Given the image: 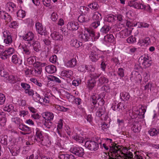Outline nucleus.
<instances>
[{
  "label": "nucleus",
  "instance_id": "f257e3e1",
  "mask_svg": "<svg viewBox=\"0 0 159 159\" xmlns=\"http://www.w3.org/2000/svg\"><path fill=\"white\" fill-rule=\"evenodd\" d=\"M111 145L110 147L109 152L111 154L112 157L109 156L108 159H125V157H123L118 153V152H122L121 151L122 147L115 143L111 144Z\"/></svg>",
  "mask_w": 159,
  "mask_h": 159
},
{
  "label": "nucleus",
  "instance_id": "f03ea898",
  "mask_svg": "<svg viewBox=\"0 0 159 159\" xmlns=\"http://www.w3.org/2000/svg\"><path fill=\"white\" fill-rule=\"evenodd\" d=\"M100 74L96 73H91L90 74V80H88L87 87L90 89H92L96 83L95 79L100 76Z\"/></svg>",
  "mask_w": 159,
  "mask_h": 159
},
{
  "label": "nucleus",
  "instance_id": "7ed1b4c3",
  "mask_svg": "<svg viewBox=\"0 0 159 159\" xmlns=\"http://www.w3.org/2000/svg\"><path fill=\"white\" fill-rule=\"evenodd\" d=\"M85 147L91 151H95L99 148V145L98 143L93 141H88L85 143Z\"/></svg>",
  "mask_w": 159,
  "mask_h": 159
},
{
  "label": "nucleus",
  "instance_id": "20e7f679",
  "mask_svg": "<svg viewBox=\"0 0 159 159\" xmlns=\"http://www.w3.org/2000/svg\"><path fill=\"white\" fill-rule=\"evenodd\" d=\"M70 151L73 154L80 157H83L84 153L83 148L76 147L71 148Z\"/></svg>",
  "mask_w": 159,
  "mask_h": 159
},
{
  "label": "nucleus",
  "instance_id": "39448f33",
  "mask_svg": "<svg viewBox=\"0 0 159 159\" xmlns=\"http://www.w3.org/2000/svg\"><path fill=\"white\" fill-rule=\"evenodd\" d=\"M126 107V106L122 103L120 102L117 104L116 102H114L112 104L111 108L114 111L121 112L122 110L125 109Z\"/></svg>",
  "mask_w": 159,
  "mask_h": 159
},
{
  "label": "nucleus",
  "instance_id": "423d86ee",
  "mask_svg": "<svg viewBox=\"0 0 159 159\" xmlns=\"http://www.w3.org/2000/svg\"><path fill=\"white\" fill-rule=\"evenodd\" d=\"M34 33L32 32H29L24 34L22 36V38L25 41L28 42L27 43L31 45V41H33L34 38Z\"/></svg>",
  "mask_w": 159,
  "mask_h": 159
},
{
  "label": "nucleus",
  "instance_id": "0eeeda50",
  "mask_svg": "<svg viewBox=\"0 0 159 159\" xmlns=\"http://www.w3.org/2000/svg\"><path fill=\"white\" fill-rule=\"evenodd\" d=\"M35 27L37 31L42 36L43 35L45 36L47 34L45 29L43 28L40 23L39 22L36 23L35 24Z\"/></svg>",
  "mask_w": 159,
  "mask_h": 159
},
{
  "label": "nucleus",
  "instance_id": "6e6552de",
  "mask_svg": "<svg viewBox=\"0 0 159 159\" xmlns=\"http://www.w3.org/2000/svg\"><path fill=\"white\" fill-rule=\"evenodd\" d=\"M130 79L133 82H137L139 81H140L141 80V75L137 71H133L132 72Z\"/></svg>",
  "mask_w": 159,
  "mask_h": 159
},
{
  "label": "nucleus",
  "instance_id": "1a4fd4ad",
  "mask_svg": "<svg viewBox=\"0 0 159 159\" xmlns=\"http://www.w3.org/2000/svg\"><path fill=\"white\" fill-rule=\"evenodd\" d=\"M3 36L5 38L4 40V43L6 44H11L12 42V38L11 33L9 31L6 30L3 32Z\"/></svg>",
  "mask_w": 159,
  "mask_h": 159
},
{
  "label": "nucleus",
  "instance_id": "9d476101",
  "mask_svg": "<svg viewBox=\"0 0 159 159\" xmlns=\"http://www.w3.org/2000/svg\"><path fill=\"white\" fill-rule=\"evenodd\" d=\"M146 111V110L144 108H140L139 110V113L138 115H134L132 113V115H130L131 116V119H136L137 117L138 118L143 119L144 118V115Z\"/></svg>",
  "mask_w": 159,
  "mask_h": 159
},
{
  "label": "nucleus",
  "instance_id": "9b49d317",
  "mask_svg": "<svg viewBox=\"0 0 159 159\" xmlns=\"http://www.w3.org/2000/svg\"><path fill=\"white\" fill-rule=\"evenodd\" d=\"M67 29L70 30H77L79 25L78 23L73 21L69 22L67 25Z\"/></svg>",
  "mask_w": 159,
  "mask_h": 159
},
{
  "label": "nucleus",
  "instance_id": "f8f14e48",
  "mask_svg": "<svg viewBox=\"0 0 159 159\" xmlns=\"http://www.w3.org/2000/svg\"><path fill=\"white\" fill-rule=\"evenodd\" d=\"M14 52V50L13 48H8L4 51V56L1 57V58L2 59L9 58L11 55Z\"/></svg>",
  "mask_w": 159,
  "mask_h": 159
},
{
  "label": "nucleus",
  "instance_id": "ddd939ff",
  "mask_svg": "<svg viewBox=\"0 0 159 159\" xmlns=\"http://www.w3.org/2000/svg\"><path fill=\"white\" fill-rule=\"evenodd\" d=\"M131 33V30H129L128 29H125L119 32L118 35L120 38H125L129 36Z\"/></svg>",
  "mask_w": 159,
  "mask_h": 159
},
{
  "label": "nucleus",
  "instance_id": "4468645a",
  "mask_svg": "<svg viewBox=\"0 0 159 159\" xmlns=\"http://www.w3.org/2000/svg\"><path fill=\"white\" fill-rule=\"evenodd\" d=\"M5 80L10 83L14 84L17 81H20V79L18 78L17 76L12 75H9L8 74Z\"/></svg>",
  "mask_w": 159,
  "mask_h": 159
},
{
  "label": "nucleus",
  "instance_id": "2eb2a0df",
  "mask_svg": "<svg viewBox=\"0 0 159 159\" xmlns=\"http://www.w3.org/2000/svg\"><path fill=\"white\" fill-rule=\"evenodd\" d=\"M19 128L20 129L24 131V132H21V133L24 135L29 134L31 132L30 127L22 124L20 125Z\"/></svg>",
  "mask_w": 159,
  "mask_h": 159
},
{
  "label": "nucleus",
  "instance_id": "dca6fc26",
  "mask_svg": "<svg viewBox=\"0 0 159 159\" xmlns=\"http://www.w3.org/2000/svg\"><path fill=\"white\" fill-rule=\"evenodd\" d=\"M132 130L135 133L139 132L141 129L140 123L138 120H134Z\"/></svg>",
  "mask_w": 159,
  "mask_h": 159
},
{
  "label": "nucleus",
  "instance_id": "f3484780",
  "mask_svg": "<svg viewBox=\"0 0 159 159\" xmlns=\"http://www.w3.org/2000/svg\"><path fill=\"white\" fill-rule=\"evenodd\" d=\"M51 38L54 40H61L63 39V36L58 32L54 31L51 34Z\"/></svg>",
  "mask_w": 159,
  "mask_h": 159
},
{
  "label": "nucleus",
  "instance_id": "a211bd4d",
  "mask_svg": "<svg viewBox=\"0 0 159 159\" xmlns=\"http://www.w3.org/2000/svg\"><path fill=\"white\" fill-rule=\"evenodd\" d=\"M61 75L62 76L71 79L73 77V72L71 70H64L61 71Z\"/></svg>",
  "mask_w": 159,
  "mask_h": 159
},
{
  "label": "nucleus",
  "instance_id": "6ab92c4d",
  "mask_svg": "<svg viewBox=\"0 0 159 159\" xmlns=\"http://www.w3.org/2000/svg\"><path fill=\"white\" fill-rule=\"evenodd\" d=\"M42 115L45 119H53L54 117L53 113L51 112L47 111L42 113Z\"/></svg>",
  "mask_w": 159,
  "mask_h": 159
},
{
  "label": "nucleus",
  "instance_id": "aec40b11",
  "mask_svg": "<svg viewBox=\"0 0 159 159\" xmlns=\"http://www.w3.org/2000/svg\"><path fill=\"white\" fill-rule=\"evenodd\" d=\"M11 62L15 64L20 65L22 63V61L19 59L17 55H14L12 56Z\"/></svg>",
  "mask_w": 159,
  "mask_h": 159
},
{
  "label": "nucleus",
  "instance_id": "412c9836",
  "mask_svg": "<svg viewBox=\"0 0 159 159\" xmlns=\"http://www.w3.org/2000/svg\"><path fill=\"white\" fill-rule=\"evenodd\" d=\"M34 50L36 52H38L40 50L41 46L40 43L37 41H33L31 43Z\"/></svg>",
  "mask_w": 159,
  "mask_h": 159
},
{
  "label": "nucleus",
  "instance_id": "4be33fe9",
  "mask_svg": "<svg viewBox=\"0 0 159 159\" xmlns=\"http://www.w3.org/2000/svg\"><path fill=\"white\" fill-rule=\"evenodd\" d=\"M45 70L47 73L50 74L53 73L57 70L56 67L53 65H48L46 66Z\"/></svg>",
  "mask_w": 159,
  "mask_h": 159
},
{
  "label": "nucleus",
  "instance_id": "5701e85b",
  "mask_svg": "<svg viewBox=\"0 0 159 159\" xmlns=\"http://www.w3.org/2000/svg\"><path fill=\"white\" fill-rule=\"evenodd\" d=\"M93 19L95 21L100 22L102 20V17L101 13L98 11L95 12L92 16Z\"/></svg>",
  "mask_w": 159,
  "mask_h": 159
},
{
  "label": "nucleus",
  "instance_id": "b1692460",
  "mask_svg": "<svg viewBox=\"0 0 159 159\" xmlns=\"http://www.w3.org/2000/svg\"><path fill=\"white\" fill-rule=\"evenodd\" d=\"M70 45L75 48H78L82 45V43L76 39H72L70 42Z\"/></svg>",
  "mask_w": 159,
  "mask_h": 159
},
{
  "label": "nucleus",
  "instance_id": "393cba45",
  "mask_svg": "<svg viewBox=\"0 0 159 159\" xmlns=\"http://www.w3.org/2000/svg\"><path fill=\"white\" fill-rule=\"evenodd\" d=\"M47 64L46 63H42L37 61L33 64V67L42 71V68L45 66Z\"/></svg>",
  "mask_w": 159,
  "mask_h": 159
},
{
  "label": "nucleus",
  "instance_id": "a878e982",
  "mask_svg": "<svg viewBox=\"0 0 159 159\" xmlns=\"http://www.w3.org/2000/svg\"><path fill=\"white\" fill-rule=\"evenodd\" d=\"M120 97L122 100L125 101L129 99L130 96L129 93L124 92L120 93Z\"/></svg>",
  "mask_w": 159,
  "mask_h": 159
},
{
  "label": "nucleus",
  "instance_id": "bb28decb",
  "mask_svg": "<svg viewBox=\"0 0 159 159\" xmlns=\"http://www.w3.org/2000/svg\"><path fill=\"white\" fill-rule=\"evenodd\" d=\"M108 80L103 76L100 77L97 81L98 84L99 86L105 84H107L108 82Z\"/></svg>",
  "mask_w": 159,
  "mask_h": 159
},
{
  "label": "nucleus",
  "instance_id": "cd10ccee",
  "mask_svg": "<svg viewBox=\"0 0 159 159\" xmlns=\"http://www.w3.org/2000/svg\"><path fill=\"white\" fill-rule=\"evenodd\" d=\"M149 61L148 57L147 56V57H144L143 58V61L142 63L143 67L146 68L150 66L151 65V63Z\"/></svg>",
  "mask_w": 159,
  "mask_h": 159
},
{
  "label": "nucleus",
  "instance_id": "c85d7f7f",
  "mask_svg": "<svg viewBox=\"0 0 159 159\" xmlns=\"http://www.w3.org/2000/svg\"><path fill=\"white\" fill-rule=\"evenodd\" d=\"M40 141L41 144L47 147L50 146L51 144V141L47 137L43 138Z\"/></svg>",
  "mask_w": 159,
  "mask_h": 159
},
{
  "label": "nucleus",
  "instance_id": "c756f323",
  "mask_svg": "<svg viewBox=\"0 0 159 159\" xmlns=\"http://www.w3.org/2000/svg\"><path fill=\"white\" fill-rule=\"evenodd\" d=\"M16 8V6L14 3L11 2H9L7 3V11L13 12L14 11Z\"/></svg>",
  "mask_w": 159,
  "mask_h": 159
},
{
  "label": "nucleus",
  "instance_id": "7c9ffc66",
  "mask_svg": "<svg viewBox=\"0 0 159 159\" xmlns=\"http://www.w3.org/2000/svg\"><path fill=\"white\" fill-rule=\"evenodd\" d=\"M79 22H88L89 20V19L87 17L82 15H80L78 18Z\"/></svg>",
  "mask_w": 159,
  "mask_h": 159
},
{
  "label": "nucleus",
  "instance_id": "2f4dec72",
  "mask_svg": "<svg viewBox=\"0 0 159 159\" xmlns=\"http://www.w3.org/2000/svg\"><path fill=\"white\" fill-rule=\"evenodd\" d=\"M77 63L76 59L73 58L68 61L67 63V66L70 67H73L76 65Z\"/></svg>",
  "mask_w": 159,
  "mask_h": 159
},
{
  "label": "nucleus",
  "instance_id": "473e14b6",
  "mask_svg": "<svg viewBox=\"0 0 159 159\" xmlns=\"http://www.w3.org/2000/svg\"><path fill=\"white\" fill-rule=\"evenodd\" d=\"M89 57L91 60L94 62H96L99 58V57L95 52H92Z\"/></svg>",
  "mask_w": 159,
  "mask_h": 159
},
{
  "label": "nucleus",
  "instance_id": "72a5a7b5",
  "mask_svg": "<svg viewBox=\"0 0 159 159\" xmlns=\"http://www.w3.org/2000/svg\"><path fill=\"white\" fill-rule=\"evenodd\" d=\"M88 7L92 10L97 11L98 10L99 6L98 2H95L89 4Z\"/></svg>",
  "mask_w": 159,
  "mask_h": 159
},
{
  "label": "nucleus",
  "instance_id": "f704fd0d",
  "mask_svg": "<svg viewBox=\"0 0 159 159\" xmlns=\"http://www.w3.org/2000/svg\"><path fill=\"white\" fill-rule=\"evenodd\" d=\"M97 116L100 117V119H107L108 118L107 115L105 114H103V112L100 111H97L96 113Z\"/></svg>",
  "mask_w": 159,
  "mask_h": 159
},
{
  "label": "nucleus",
  "instance_id": "c9c22d12",
  "mask_svg": "<svg viewBox=\"0 0 159 159\" xmlns=\"http://www.w3.org/2000/svg\"><path fill=\"white\" fill-rule=\"evenodd\" d=\"M111 28L108 25H105L101 29L100 31L102 33L107 34Z\"/></svg>",
  "mask_w": 159,
  "mask_h": 159
},
{
  "label": "nucleus",
  "instance_id": "e433bc0d",
  "mask_svg": "<svg viewBox=\"0 0 159 159\" xmlns=\"http://www.w3.org/2000/svg\"><path fill=\"white\" fill-rule=\"evenodd\" d=\"M104 39L106 41L112 42L114 40V37L112 34H107L104 36Z\"/></svg>",
  "mask_w": 159,
  "mask_h": 159
},
{
  "label": "nucleus",
  "instance_id": "4c0bfd02",
  "mask_svg": "<svg viewBox=\"0 0 159 159\" xmlns=\"http://www.w3.org/2000/svg\"><path fill=\"white\" fill-rule=\"evenodd\" d=\"M106 18L107 21L112 22L116 20V16L112 14H109L107 16Z\"/></svg>",
  "mask_w": 159,
  "mask_h": 159
},
{
  "label": "nucleus",
  "instance_id": "58836bf2",
  "mask_svg": "<svg viewBox=\"0 0 159 159\" xmlns=\"http://www.w3.org/2000/svg\"><path fill=\"white\" fill-rule=\"evenodd\" d=\"M36 56L30 57L27 58V61L30 65H33L37 62Z\"/></svg>",
  "mask_w": 159,
  "mask_h": 159
},
{
  "label": "nucleus",
  "instance_id": "ea45409f",
  "mask_svg": "<svg viewBox=\"0 0 159 159\" xmlns=\"http://www.w3.org/2000/svg\"><path fill=\"white\" fill-rule=\"evenodd\" d=\"M48 79L50 81H55L58 83H61V80L59 78L54 76H50V77H48Z\"/></svg>",
  "mask_w": 159,
  "mask_h": 159
},
{
  "label": "nucleus",
  "instance_id": "a19ab883",
  "mask_svg": "<svg viewBox=\"0 0 159 159\" xmlns=\"http://www.w3.org/2000/svg\"><path fill=\"white\" fill-rule=\"evenodd\" d=\"M80 38L85 41H88L91 39L90 36L86 33V32H85L84 34L81 35Z\"/></svg>",
  "mask_w": 159,
  "mask_h": 159
},
{
  "label": "nucleus",
  "instance_id": "79ce46f5",
  "mask_svg": "<svg viewBox=\"0 0 159 159\" xmlns=\"http://www.w3.org/2000/svg\"><path fill=\"white\" fill-rule=\"evenodd\" d=\"M23 53L26 55H30L31 53V49L26 46L22 47Z\"/></svg>",
  "mask_w": 159,
  "mask_h": 159
},
{
  "label": "nucleus",
  "instance_id": "37998d69",
  "mask_svg": "<svg viewBox=\"0 0 159 159\" xmlns=\"http://www.w3.org/2000/svg\"><path fill=\"white\" fill-rule=\"evenodd\" d=\"M85 30L86 33L89 35L90 37H94L95 36V33L92 29L85 28Z\"/></svg>",
  "mask_w": 159,
  "mask_h": 159
},
{
  "label": "nucleus",
  "instance_id": "c03bdc74",
  "mask_svg": "<svg viewBox=\"0 0 159 159\" xmlns=\"http://www.w3.org/2000/svg\"><path fill=\"white\" fill-rule=\"evenodd\" d=\"M33 71L32 75L35 76H37L38 75H40L42 72V70L37 69V68H35L33 67L32 69Z\"/></svg>",
  "mask_w": 159,
  "mask_h": 159
},
{
  "label": "nucleus",
  "instance_id": "a18cd8bd",
  "mask_svg": "<svg viewBox=\"0 0 159 159\" xmlns=\"http://www.w3.org/2000/svg\"><path fill=\"white\" fill-rule=\"evenodd\" d=\"M150 135L152 136H156L159 133L158 129H151L148 131Z\"/></svg>",
  "mask_w": 159,
  "mask_h": 159
},
{
  "label": "nucleus",
  "instance_id": "49530a36",
  "mask_svg": "<svg viewBox=\"0 0 159 159\" xmlns=\"http://www.w3.org/2000/svg\"><path fill=\"white\" fill-rule=\"evenodd\" d=\"M14 109V107L12 104H7L4 108V110L8 112H10Z\"/></svg>",
  "mask_w": 159,
  "mask_h": 159
},
{
  "label": "nucleus",
  "instance_id": "de8ad7c7",
  "mask_svg": "<svg viewBox=\"0 0 159 159\" xmlns=\"http://www.w3.org/2000/svg\"><path fill=\"white\" fill-rule=\"evenodd\" d=\"M51 120H45L43 121V123L44 125L48 128H49L52 124V122L51 121Z\"/></svg>",
  "mask_w": 159,
  "mask_h": 159
},
{
  "label": "nucleus",
  "instance_id": "09e8293b",
  "mask_svg": "<svg viewBox=\"0 0 159 159\" xmlns=\"http://www.w3.org/2000/svg\"><path fill=\"white\" fill-rule=\"evenodd\" d=\"M108 62L104 60L101 61L100 67L103 71H105Z\"/></svg>",
  "mask_w": 159,
  "mask_h": 159
},
{
  "label": "nucleus",
  "instance_id": "8fccbe9b",
  "mask_svg": "<svg viewBox=\"0 0 159 159\" xmlns=\"http://www.w3.org/2000/svg\"><path fill=\"white\" fill-rule=\"evenodd\" d=\"M36 133L37 137L40 140V141L41 140V139H42L43 138V137L42 132L38 128L36 129Z\"/></svg>",
  "mask_w": 159,
  "mask_h": 159
},
{
  "label": "nucleus",
  "instance_id": "3c124183",
  "mask_svg": "<svg viewBox=\"0 0 159 159\" xmlns=\"http://www.w3.org/2000/svg\"><path fill=\"white\" fill-rule=\"evenodd\" d=\"M17 16L20 18H23L25 16V11L21 10H20L17 13Z\"/></svg>",
  "mask_w": 159,
  "mask_h": 159
},
{
  "label": "nucleus",
  "instance_id": "603ef678",
  "mask_svg": "<svg viewBox=\"0 0 159 159\" xmlns=\"http://www.w3.org/2000/svg\"><path fill=\"white\" fill-rule=\"evenodd\" d=\"M29 141H27L26 143V145H30L33 144V142H31L30 141L32 140L33 142H34L35 140L36 139V138L34 136H30L29 138Z\"/></svg>",
  "mask_w": 159,
  "mask_h": 159
},
{
  "label": "nucleus",
  "instance_id": "864d4df0",
  "mask_svg": "<svg viewBox=\"0 0 159 159\" xmlns=\"http://www.w3.org/2000/svg\"><path fill=\"white\" fill-rule=\"evenodd\" d=\"M137 24L139 28H148L149 25L148 24L143 22H139Z\"/></svg>",
  "mask_w": 159,
  "mask_h": 159
},
{
  "label": "nucleus",
  "instance_id": "5fc2aeb1",
  "mask_svg": "<svg viewBox=\"0 0 159 159\" xmlns=\"http://www.w3.org/2000/svg\"><path fill=\"white\" fill-rule=\"evenodd\" d=\"M145 7V5L137 1L136 6L135 7V8L138 9H142L144 8Z\"/></svg>",
  "mask_w": 159,
  "mask_h": 159
},
{
  "label": "nucleus",
  "instance_id": "6e6d98bb",
  "mask_svg": "<svg viewBox=\"0 0 159 159\" xmlns=\"http://www.w3.org/2000/svg\"><path fill=\"white\" fill-rule=\"evenodd\" d=\"M136 40V38L133 36H131L126 39L127 42L129 43H134Z\"/></svg>",
  "mask_w": 159,
  "mask_h": 159
},
{
  "label": "nucleus",
  "instance_id": "4d7b16f0",
  "mask_svg": "<svg viewBox=\"0 0 159 159\" xmlns=\"http://www.w3.org/2000/svg\"><path fill=\"white\" fill-rule=\"evenodd\" d=\"M41 40L47 46H49L51 45V41L48 38H42Z\"/></svg>",
  "mask_w": 159,
  "mask_h": 159
},
{
  "label": "nucleus",
  "instance_id": "13d9d810",
  "mask_svg": "<svg viewBox=\"0 0 159 159\" xmlns=\"http://www.w3.org/2000/svg\"><path fill=\"white\" fill-rule=\"evenodd\" d=\"M8 73L7 72L5 71L3 69L0 72V75L2 77H3L5 80H6V78L8 76Z\"/></svg>",
  "mask_w": 159,
  "mask_h": 159
},
{
  "label": "nucleus",
  "instance_id": "bf43d9fd",
  "mask_svg": "<svg viewBox=\"0 0 159 159\" xmlns=\"http://www.w3.org/2000/svg\"><path fill=\"white\" fill-rule=\"evenodd\" d=\"M6 100L5 95L2 93H0V105L3 104Z\"/></svg>",
  "mask_w": 159,
  "mask_h": 159
},
{
  "label": "nucleus",
  "instance_id": "052dcab7",
  "mask_svg": "<svg viewBox=\"0 0 159 159\" xmlns=\"http://www.w3.org/2000/svg\"><path fill=\"white\" fill-rule=\"evenodd\" d=\"M127 151H125V152L124 154V157H125V159H127V158H131L133 157L132 153L129 152H127Z\"/></svg>",
  "mask_w": 159,
  "mask_h": 159
},
{
  "label": "nucleus",
  "instance_id": "680f3d73",
  "mask_svg": "<svg viewBox=\"0 0 159 159\" xmlns=\"http://www.w3.org/2000/svg\"><path fill=\"white\" fill-rule=\"evenodd\" d=\"M39 157L36 153H33L30 156L27 157L26 159H38Z\"/></svg>",
  "mask_w": 159,
  "mask_h": 159
},
{
  "label": "nucleus",
  "instance_id": "e2e57ef3",
  "mask_svg": "<svg viewBox=\"0 0 159 159\" xmlns=\"http://www.w3.org/2000/svg\"><path fill=\"white\" fill-rule=\"evenodd\" d=\"M21 86L25 90H29V89H30V85L26 83H22L21 84Z\"/></svg>",
  "mask_w": 159,
  "mask_h": 159
},
{
  "label": "nucleus",
  "instance_id": "0e129e2a",
  "mask_svg": "<svg viewBox=\"0 0 159 159\" xmlns=\"http://www.w3.org/2000/svg\"><path fill=\"white\" fill-rule=\"evenodd\" d=\"M78 70L80 72H84L86 70V65H81L78 68Z\"/></svg>",
  "mask_w": 159,
  "mask_h": 159
},
{
  "label": "nucleus",
  "instance_id": "69168bd1",
  "mask_svg": "<svg viewBox=\"0 0 159 159\" xmlns=\"http://www.w3.org/2000/svg\"><path fill=\"white\" fill-rule=\"evenodd\" d=\"M7 135H4L3 137L2 138L1 141V143L5 145H7Z\"/></svg>",
  "mask_w": 159,
  "mask_h": 159
},
{
  "label": "nucleus",
  "instance_id": "338daca9",
  "mask_svg": "<svg viewBox=\"0 0 159 159\" xmlns=\"http://www.w3.org/2000/svg\"><path fill=\"white\" fill-rule=\"evenodd\" d=\"M33 98L34 100L35 101L40 102L41 98L40 95L37 93H35V95Z\"/></svg>",
  "mask_w": 159,
  "mask_h": 159
},
{
  "label": "nucleus",
  "instance_id": "774afa93",
  "mask_svg": "<svg viewBox=\"0 0 159 159\" xmlns=\"http://www.w3.org/2000/svg\"><path fill=\"white\" fill-rule=\"evenodd\" d=\"M95 70V67L93 65H86V70L88 71L93 72Z\"/></svg>",
  "mask_w": 159,
  "mask_h": 159
}]
</instances>
